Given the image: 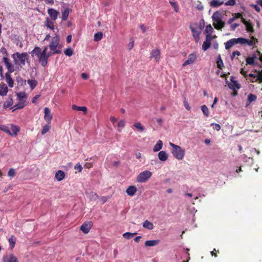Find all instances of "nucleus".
I'll return each mask as SVG.
<instances>
[{
	"label": "nucleus",
	"mask_w": 262,
	"mask_h": 262,
	"mask_svg": "<svg viewBox=\"0 0 262 262\" xmlns=\"http://www.w3.org/2000/svg\"><path fill=\"white\" fill-rule=\"evenodd\" d=\"M28 57V54L26 52L19 53L16 52L12 55V57L14 59L15 64L20 66H25L26 64V60Z\"/></svg>",
	"instance_id": "1"
},
{
	"label": "nucleus",
	"mask_w": 262,
	"mask_h": 262,
	"mask_svg": "<svg viewBox=\"0 0 262 262\" xmlns=\"http://www.w3.org/2000/svg\"><path fill=\"white\" fill-rule=\"evenodd\" d=\"M31 53L34 54L37 57L38 61L42 66L45 67L47 66L48 61V57L46 55L41 53V49L39 47H35Z\"/></svg>",
	"instance_id": "2"
},
{
	"label": "nucleus",
	"mask_w": 262,
	"mask_h": 262,
	"mask_svg": "<svg viewBox=\"0 0 262 262\" xmlns=\"http://www.w3.org/2000/svg\"><path fill=\"white\" fill-rule=\"evenodd\" d=\"M169 145L172 147L171 152L173 156L178 160H182L184 157L185 150L172 143L170 142Z\"/></svg>",
	"instance_id": "3"
},
{
	"label": "nucleus",
	"mask_w": 262,
	"mask_h": 262,
	"mask_svg": "<svg viewBox=\"0 0 262 262\" xmlns=\"http://www.w3.org/2000/svg\"><path fill=\"white\" fill-rule=\"evenodd\" d=\"M213 20V25L217 30H221L224 27L225 23L222 20L220 14L217 12H215L212 15Z\"/></svg>",
	"instance_id": "4"
},
{
	"label": "nucleus",
	"mask_w": 262,
	"mask_h": 262,
	"mask_svg": "<svg viewBox=\"0 0 262 262\" xmlns=\"http://www.w3.org/2000/svg\"><path fill=\"white\" fill-rule=\"evenodd\" d=\"M60 41V37L58 35H56V36L53 37L51 39V41L49 44V48L50 50L53 51V53H60L61 50L59 49H57Z\"/></svg>",
	"instance_id": "5"
},
{
	"label": "nucleus",
	"mask_w": 262,
	"mask_h": 262,
	"mask_svg": "<svg viewBox=\"0 0 262 262\" xmlns=\"http://www.w3.org/2000/svg\"><path fill=\"white\" fill-rule=\"evenodd\" d=\"M152 176V172L149 170H145L140 172L137 176L136 181L138 183H146Z\"/></svg>",
	"instance_id": "6"
},
{
	"label": "nucleus",
	"mask_w": 262,
	"mask_h": 262,
	"mask_svg": "<svg viewBox=\"0 0 262 262\" xmlns=\"http://www.w3.org/2000/svg\"><path fill=\"white\" fill-rule=\"evenodd\" d=\"M236 43H239L241 45L247 44L249 46H253L258 42L257 38L254 37L253 36H251V39L244 38L243 37H239L236 38Z\"/></svg>",
	"instance_id": "7"
},
{
	"label": "nucleus",
	"mask_w": 262,
	"mask_h": 262,
	"mask_svg": "<svg viewBox=\"0 0 262 262\" xmlns=\"http://www.w3.org/2000/svg\"><path fill=\"white\" fill-rule=\"evenodd\" d=\"M3 61L5 63L9 73H13L15 71L14 66L8 57H3Z\"/></svg>",
	"instance_id": "8"
},
{
	"label": "nucleus",
	"mask_w": 262,
	"mask_h": 262,
	"mask_svg": "<svg viewBox=\"0 0 262 262\" xmlns=\"http://www.w3.org/2000/svg\"><path fill=\"white\" fill-rule=\"evenodd\" d=\"M197 59V55L195 53L190 54L188 56V59L182 64L183 67H185L187 65L193 63Z\"/></svg>",
	"instance_id": "9"
},
{
	"label": "nucleus",
	"mask_w": 262,
	"mask_h": 262,
	"mask_svg": "<svg viewBox=\"0 0 262 262\" xmlns=\"http://www.w3.org/2000/svg\"><path fill=\"white\" fill-rule=\"evenodd\" d=\"M44 119L48 124H50L53 118V115L51 112V110L47 107L44 108Z\"/></svg>",
	"instance_id": "10"
},
{
	"label": "nucleus",
	"mask_w": 262,
	"mask_h": 262,
	"mask_svg": "<svg viewBox=\"0 0 262 262\" xmlns=\"http://www.w3.org/2000/svg\"><path fill=\"white\" fill-rule=\"evenodd\" d=\"M92 226V222H84L80 227V230L85 234L88 233Z\"/></svg>",
	"instance_id": "11"
},
{
	"label": "nucleus",
	"mask_w": 262,
	"mask_h": 262,
	"mask_svg": "<svg viewBox=\"0 0 262 262\" xmlns=\"http://www.w3.org/2000/svg\"><path fill=\"white\" fill-rule=\"evenodd\" d=\"M3 260L4 262H18L17 258L13 254L5 255Z\"/></svg>",
	"instance_id": "12"
},
{
	"label": "nucleus",
	"mask_w": 262,
	"mask_h": 262,
	"mask_svg": "<svg viewBox=\"0 0 262 262\" xmlns=\"http://www.w3.org/2000/svg\"><path fill=\"white\" fill-rule=\"evenodd\" d=\"M48 13L51 19L53 21H55L58 16L59 15V12L53 8H50L48 10Z\"/></svg>",
	"instance_id": "13"
},
{
	"label": "nucleus",
	"mask_w": 262,
	"mask_h": 262,
	"mask_svg": "<svg viewBox=\"0 0 262 262\" xmlns=\"http://www.w3.org/2000/svg\"><path fill=\"white\" fill-rule=\"evenodd\" d=\"M151 57L155 58L157 61H159L160 57V52L158 49L152 50L150 52Z\"/></svg>",
	"instance_id": "14"
},
{
	"label": "nucleus",
	"mask_w": 262,
	"mask_h": 262,
	"mask_svg": "<svg viewBox=\"0 0 262 262\" xmlns=\"http://www.w3.org/2000/svg\"><path fill=\"white\" fill-rule=\"evenodd\" d=\"M237 44L236 38H232L228 41H227L225 43V48L227 50H228L230 49L231 47H232L234 45Z\"/></svg>",
	"instance_id": "15"
},
{
	"label": "nucleus",
	"mask_w": 262,
	"mask_h": 262,
	"mask_svg": "<svg viewBox=\"0 0 262 262\" xmlns=\"http://www.w3.org/2000/svg\"><path fill=\"white\" fill-rule=\"evenodd\" d=\"M137 191V189L135 186H130L126 189V193L129 196H133L135 195Z\"/></svg>",
	"instance_id": "16"
},
{
	"label": "nucleus",
	"mask_w": 262,
	"mask_h": 262,
	"mask_svg": "<svg viewBox=\"0 0 262 262\" xmlns=\"http://www.w3.org/2000/svg\"><path fill=\"white\" fill-rule=\"evenodd\" d=\"M19 102L17 104L14 105L15 109L13 110L14 112L16 109H21L24 108L27 104L26 100H18Z\"/></svg>",
	"instance_id": "17"
},
{
	"label": "nucleus",
	"mask_w": 262,
	"mask_h": 262,
	"mask_svg": "<svg viewBox=\"0 0 262 262\" xmlns=\"http://www.w3.org/2000/svg\"><path fill=\"white\" fill-rule=\"evenodd\" d=\"M8 89L6 84L0 85V95L2 96H6L8 93Z\"/></svg>",
	"instance_id": "18"
},
{
	"label": "nucleus",
	"mask_w": 262,
	"mask_h": 262,
	"mask_svg": "<svg viewBox=\"0 0 262 262\" xmlns=\"http://www.w3.org/2000/svg\"><path fill=\"white\" fill-rule=\"evenodd\" d=\"M65 177L64 172L60 170H58L55 173V178L58 181H61L64 179Z\"/></svg>",
	"instance_id": "19"
},
{
	"label": "nucleus",
	"mask_w": 262,
	"mask_h": 262,
	"mask_svg": "<svg viewBox=\"0 0 262 262\" xmlns=\"http://www.w3.org/2000/svg\"><path fill=\"white\" fill-rule=\"evenodd\" d=\"M6 81L10 88L13 87L14 81L10 74L7 72L5 74Z\"/></svg>",
	"instance_id": "20"
},
{
	"label": "nucleus",
	"mask_w": 262,
	"mask_h": 262,
	"mask_svg": "<svg viewBox=\"0 0 262 262\" xmlns=\"http://www.w3.org/2000/svg\"><path fill=\"white\" fill-rule=\"evenodd\" d=\"M224 4V1H221L219 0H212L210 2V6L213 8H216Z\"/></svg>",
	"instance_id": "21"
},
{
	"label": "nucleus",
	"mask_w": 262,
	"mask_h": 262,
	"mask_svg": "<svg viewBox=\"0 0 262 262\" xmlns=\"http://www.w3.org/2000/svg\"><path fill=\"white\" fill-rule=\"evenodd\" d=\"M159 159L162 161H165L168 159V155L165 151H160L158 154Z\"/></svg>",
	"instance_id": "22"
},
{
	"label": "nucleus",
	"mask_w": 262,
	"mask_h": 262,
	"mask_svg": "<svg viewBox=\"0 0 262 262\" xmlns=\"http://www.w3.org/2000/svg\"><path fill=\"white\" fill-rule=\"evenodd\" d=\"M216 62L217 67L219 69L222 70L223 68H224V63L222 59L221 56L220 54H219L217 56Z\"/></svg>",
	"instance_id": "23"
},
{
	"label": "nucleus",
	"mask_w": 262,
	"mask_h": 262,
	"mask_svg": "<svg viewBox=\"0 0 262 262\" xmlns=\"http://www.w3.org/2000/svg\"><path fill=\"white\" fill-rule=\"evenodd\" d=\"M160 242L159 240H149L146 241L145 243V245L146 247H151L158 245Z\"/></svg>",
	"instance_id": "24"
},
{
	"label": "nucleus",
	"mask_w": 262,
	"mask_h": 262,
	"mask_svg": "<svg viewBox=\"0 0 262 262\" xmlns=\"http://www.w3.org/2000/svg\"><path fill=\"white\" fill-rule=\"evenodd\" d=\"M72 108L73 110L82 111L85 114L87 112V108L85 106H79L74 104L72 105Z\"/></svg>",
	"instance_id": "25"
},
{
	"label": "nucleus",
	"mask_w": 262,
	"mask_h": 262,
	"mask_svg": "<svg viewBox=\"0 0 262 262\" xmlns=\"http://www.w3.org/2000/svg\"><path fill=\"white\" fill-rule=\"evenodd\" d=\"M86 196L91 200L96 201L98 198V195L94 192H90V193H86Z\"/></svg>",
	"instance_id": "26"
},
{
	"label": "nucleus",
	"mask_w": 262,
	"mask_h": 262,
	"mask_svg": "<svg viewBox=\"0 0 262 262\" xmlns=\"http://www.w3.org/2000/svg\"><path fill=\"white\" fill-rule=\"evenodd\" d=\"M16 241V238L14 235H12L9 238L8 241L10 244V248L11 249H12L15 247Z\"/></svg>",
	"instance_id": "27"
},
{
	"label": "nucleus",
	"mask_w": 262,
	"mask_h": 262,
	"mask_svg": "<svg viewBox=\"0 0 262 262\" xmlns=\"http://www.w3.org/2000/svg\"><path fill=\"white\" fill-rule=\"evenodd\" d=\"M162 145H163L162 141L161 140H159L157 142L156 145L154 146L153 150L154 151H159L160 149H162Z\"/></svg>",
	"instance_id": "28"
},
{
	"label": "nucleus",
	"mask_w": 262,
	"mask_h": 262,
	"mask_svg": "<svg viewBox=\"0 0 262 262\" xmlns=\"http://www.w3.org/2000/svg\"><path fill=\"white\" fill-rule=\"evenodd\" d=\"M246 29L247 32H250L251 33H253L254 32V30L253 29V27L252 24L249 21L245 25Z\"/></svg>",
	"instance_id": "29"
},
{
	"label": "nucleus",
	"mask_w": 262,
	"mask_h": 262,
	"mask_svg": "<svg viewBox=\"0 0 262 262\" xmlns=\"http://www.w3.org/2000/svg\"><path fill=\"white\" fill-rule=\"evenodd\" d=\"M191 31L192 33V35L195 39V40H198L199 39V35L200 34V32H198L197 30H195V28L193 27L190 28Z\"/></svg>",
	"instance_id": "30"
},
{
	"label": "nucleus",
	"mask_w": 262,
	"mask_h": 262,
	"mask_svg": "<svg viewBox=\"0 0 262 262\" xmlns=\"http://www.w3.org/2000/svg\"><path fill=\"white\" fill-rule=\"evenodd\" d=\"M143 227L149 230L153 229V224L152 223L146 220L143 222Z\"/></svg>",
	"instance_id": "31"
},
{
	"label": "nucleus",
	"mask_w": 262,
	"mask_h": 262,
	"mask_svg": "<svg viewBox=\"0 0 262 262\" xmlns=\"http://www.w3.org/2000/svg\"><path fill=\"white\" fill-rule=\"evenodd\" d=\"M28 84L30 85L32 90H33L37 85V82L35 80L29 79L27 81Z\"/></svg>",
	"instance_id": "32"
},
{
	"label": "nucleus",
	"mask_w": 262,
	"mask_h": 262,
	"mask_svg": "<svg viewBox=\"0 0 262 262\" xmlns=\"http://www.w3.org/2000/svg\"><path fill=\"white\" fill-rule=\"evenodd\" d=\"M103 37V33L101 32H98L94 34V40L95 41H98L100 40Z\"/></svg>",
	"instance_id": "33"
},
{
	"label": "nucleus",
	"mask_w": 262,
	"mask_h": 262,
	"mask_svg": "<svg viewBox=\"0 0 262 262\" xmlns=\"http://www.w3.org/2000/svg\"><path fill=\"white\" fill-rule=\"evenodd\" d=\"M69 9L66 8L62 13V19L63 21L66 20L69 16Z\"/></svg>",
	"instance_id": "34"
},
{
	"label": "nucleus",
	"mask_w": 262,
	"mask_h": 262,
	"mask_svg": "<svg viewBox=\"0 0 262 262\" xmlns=\"http://www.w3.org/2000/svg\"><path fill=\"white\" fill-rule=\"evenodd\" d=\"M11 130L12 132V135H14L15 136H16L18 134V133L20 130V128L18 126L12 124L11 125Z\"/></svg>",
	"instance_id": "35"
},
{
	"label": "nucleus",
	"mask_w": 262,
	"mask_h": 262,
	"mask_svg": "<svg viewBox=\"0 0 262 262\" xmlns=\"http://www.w3.org/2000/svg\"><path fill=\"white\" fill-rule=\"evenodd\" d=\"M0 130L7 133L9 135H11V136L12 135V134L10 130L9 127L6 125H0Z\"/></svg>",
	"instance_id": "36"
},
{
	"label": "nucleus",
	"mask_w": 262,
	"mask_h": 262,
	"mask_svg": "<svg viewBox=\"0 0 262 262\" xmlns=\"http://www.w3.org/2000/svg\"><path fill=\"white\" fill-rule=\"evenodd\" d=\"M133 126L137 128L139 131L141 132H143L145 130V128L140 122L135 123Z\"/></svg>",
	"instance_id": "37"
},
{
	"label": "nucleus",
	"mask_w": 262,
	"mask_h": 262,
	"mask_svg": "<svg viewBox=\"0 0 262 262\" xmlns=\"http://www.w3.org/2000/svg\"><path fill=\"white\" fill-rule=\"evenodd\" d=\"M46 26L48 28L52 30H53L54 29V23L49 20V18H47V20L46 21Z\"/></svg>",
	"instance_id": "38"
},
{
	"label": "nucleus",
	"mask_w": 262,
	"mask_h": 262,
	"mask_svg": "<svg viewBox=\"0 0 262 262\" xmlns=\"http://www.w3.org/2000/svg\"><path fill=\"white\" fill-rule=\"evenodd\" d=\"M137 234V232L135 233H130V232H125L123 234V236L124 238L129 239L131 238L133 236L136 235Z\"/></svg>",
	"instance_id": "39"
},
{
	"label": "nucleus",
	"mask_w": 262,
	"mask_h": 262,
	"mask_svg": "<svg viewBox=\"0 0 262 262\" xmlns=\"http://www.w3.org/2000/svg\"><path fill=\"white\" fill-rule=\"evenodd\" d=\"M201 110L202 111L204 115L206 117H208L209 115V110L206 105H203L201 106Z\"/></svg>",
	"instance_id": "40"
},
{
	"label": "nucleus",
	"mask_w": 262,
	"mask_h": 262,
	"mask_svg": "<svg viewBox=\"0 0 262 262\" xmlns=\"http://www.w3.org/2000/svg\"><path fill=\"white\" fill-rule=\"evenodd\" d=\"M226 83L228 84V87L230 89L233 90V94L232 95L233 96H235L237 95V91L235 90V88L233 86L232 84H231V83H229V82L226 80Z\"/></svg>",
	"instance_id": "41"
},
{
	"label": "nucleus",
	"mask_w": 262,
	"mask_h": 262,
	"mask_svg": "<svg viewBox=\"0 0 262 262\" xmlns=\"http://www.w3.org/2000/svg\"><path fill=\"white\" fill-rule=\"evenodd\" d=\"M211 46V42L207 41L205 40L204 41L203 45H202V49L204 51H206L207 49H208Z\"/></svg>",
	"instance_id": "42"
},
{
	"label": "nucleus",
	"mask_w": 262,
	"mask_h": 262,
	"mask_svg": "<svg viewBox=\"0 0 262 262\" xmlns=\"http://www.w3.org/2000/svg\"><path fill=\"white\" fill-rule=\"evenodd\" d=\"M51 128V126L49 125V124L45 125L43 126L42 130H41V134L44 135L46 133H47L49 131V130Z\"/></svg>",
	"instance_id": "43"
},
{
	"label": "nucleus",
	"mask_w": 262,
	"mask_h": 262,
	"mask_svg": "<svg viewBox=\"0 0 262 262\" xmlns=\"http://www.w3.org/2000/svg\"><path fill=\"white\" fill-rule=\"evenodd\" d=\"M257 99V96L255 95L250 94L248 96V101L249 103L252 102V101H255Z\"/></svg>",
	"instance_id": "44"
},
{
	"label": "nucleus",
	"mask_w": 262,
	"mask_h": 262,
	"mask_svg": "<svg viewBox=\"0 0 262 262\" xmlns=\"http://www.w3.org/2000/svg\"><path fill=\"white\" fill-rule=\"evenodd\" d=\"M17 96L18 100H25L26 95L25 92H23L17 93Z\"/></svg>",
	"instance_id": "45"
},
{
	"label": "nucleus",
	"mask_w": 262,
	"mask_h": 262,
	"mask_svg": "<svg viewBox=\"0 0 262 262\" xmlns=\"http://www.w3.org/2000/svg\"><path fill=\"white\" fill-rule=\"evenodd\" d=\"M254 63V57H248L246 58V64L253 65Z\"/></svg>",
	"instance_id": "46"
},
{
	"label": "nucleus",
	"mask_w": 262,
	"mask_h": 262,
	"mask_svg": "<svg viewBox=\"0 0 262 262\" xmlns=\"http://www.w3.org/2000/svg\"><path fill=\"white\" fill-rule=\"evenodd\" d=\"M12 104H13L12 99H10L9 100H8V101L5 102L3 106L5 108H8L9 107H10V106H11L12 105Z\"/></svg>",
	"instance_id": "47"
},
{
	"label": "nucleus",
	"mask_w": 262,
	"mask_h": 262,
	"mask_svg": "<svg viewBox=\"0 0 262 262\" xmlns=\"http://www.w3.org/2000/svg\"><path fill=\"white\" fill-rule=\"evenodd\" d=\"M213 30V29L212 26L210 25H209L206 27V29H205V32L207 34H211Z\"/></svg>",
	"instance_id": "48"
},
{
	"label": "nucleus",
	"mask_w": 262,
	"mask_h": 262,
	"mask_svg": "<svg viewBox=\"0 0 262 262\" xmlns=\"http://www.w3.org/2000/svg\"><path fill=\"white\" fill-rule=\"evenodd\" d=\"M64 54L70 57L73 55V51L71 48H67L64 50Z\"/></svg>",
	"instance_id": "49"
},
{
	"label": "nucleus",
	"mask_w": 262,
	"mask_h": 262,
	"mask_svg": "<svg viewBox=\"0 0 262 262\" xmlns=\"http://www.w3.org/2000/svg\"><path fill=\"white\" fill-rule=\"evenodd\" d=\"M169 3L171 5V6L174 8V11L176 12H178L179 8L177 3L175 2L170 1L169 2Z\"/></svg>",
	"instance_id": "50"
},
{
	"label": "nucleus",
	"mask_w": 262,
	"mask_h": 262,
	"mask_svg": "<svg viewBox=\"0 0 262 262\" xmlns=\"http://www.w3.org/2000/svg\"><path fill=\"white\" fill-rule=\"evenodd\" d=\"M16 174V172L15 170L13 168H11L9 169L8 172V176L10 177L13 178Z\"/></svg>",
	"instance_id": "51"
},
{
	"label": "nucleus",
	"mask_w": 262,
	"mask_h": 262,
	"mask_svg": "<svg viewBox=\"0 0 262 262\" xmlns=\"http://www.w3.org/2000/svg\"><path fill=\"white\" fill-rule=\"evenodd\" d=\"M211 126H212L213 129L216 130L217 131L220 130L221 129V126L220 124L215 123H213L211 124Z\"/></svg>",
	"instance_id": "52"
},
{
	"label": "nucleus",
	"mask_w": 262,
	"mask_h": 262,
	"mask_svg": "<svg viewBox=\"0 0 262 262\" xmlns=\"http://www.w3.org/2000/svg\"><path fill=\"white\" fill-rule=\"evenodd\" d=\"M235 0H228L225 2L226 6H234L235 4Z\"/></svg>",
	"instance_id": "53"
},
{
	"label": "nucleus",
	"mask_w": 262,
	"mask_h": 262,
	"mask_svg": "<svg viewBox=\"0 0 262 262\" xmlns=\"http://www.w3.org/2000/svg\"><path fill=\"white\" fill-rule=\"evenodd\" d=\"M118 127L120 128H123L125 126V122L124 120H121L118 123Z\"/></svg>",
	"instance_id": "54"
},
{
	"label": "nucleus",
	"mask_w": 262,
	"mask_h": 262,
	"mask_svg": "<svg viewBox=\"0 0 262 262\" xmlns=\"http://www.w3.org/2000/svg\"><path fill=\"white\" fill-rule=\"evenodd\" d=\"M240 55L241 53L238 51L233 52L231 56V60H233L236 55L239 56Z\"/></svg>",
	"instance_id": "55"
},
{
	"label": "nucleus",
	"mask_w": 262,
	"mask_h": 262,
	"mask_svg": "<svg viewBox=\"0 0 262 262\" xmlns=\"http://www.w3.org/2000/svg\"><path fill=\"white\" fill-rule=\"evenodd\" d=\"M74 168H75V169L77 170L78 171V172H81V171L82 170V167L79 163H77L74 166Z\"/></svg>",
	"instance_id": "56"
},
{
	"label": "nucleus",
	"mask_w": 262,
	"mask_h": 262,
	"mask_svg": "<svg viewBox=\"0 0 262 262\" xmlns=\"http://www.w3.org/2000/svg\"><path fill=\"white\" fill-rule=\"evenodd\" d=\"M231 84H232L233 86L235 88V89H239L241 88L240 84L237 82L236 80H234L232 83Z\"/></svg>",
	"instance_id": "57"
},
{
	"label": "nucleus",
	"mask_w": 262,
	"mask_h": 262,
	"mask_svg": "<svg viewBox=\"0 0 262 262\" xmlns=\"http://www.w3.org/2000/svg\"><path fill=\"white\" fill-rule=\"evenodd\" d=\"M1 52L4 55H5V57H7L8 55V52L6 48L4 47H2L1 49L0 50Z\"/></svg>",
	"instance_id": "58"
},
{
	"label": "nucleus",
	"mask_w": 262,
	"mask_h": 262,
	"mask_svg": "<svg viewBox=\"0 0 262 262\" xmlns=\"http://www.w3.org/2000/svg\"><path fill=\"white\" fill-rule=\"evenodd\" d=\"M213 39V37L211 34H207L206 36V40L211 42V41Z\"/></svg>",
	"instance_id": "59"
},
{
	"label": "nucleus",
	"mask_w": 262,
	"mask_h": 262,
	"mask_svg": "<svg viewBox=\"0 0 262 262\" xmlns=\"http://www.w3.org/2000/svg\"><path fill=\"white\" fill-rule=\"evenodd\" d=\"M251 7L253 8L258 12L260 11V8L257 5L252 4L251 5Z\"/></svg>",
	"instance_id": "60"
},
{
	"label": "nucleus",
	"mask_w": 262,
	"mask_h": 262,
	"mask_svg": "<svg viewBox=\"0 0 262 262\" xmlns=\"http://www.w3.org/2000/svg\"><path fill=\"white\" fill-rule=\"evenodd\" d=\"M184 106H185V108L187 110H188V111H190V107L188 103L186 100H185L184 101Z\"/></svg>",
	"instance_id": "61"
},
{
	"label": "nucleus",
	"mask_w": 262,
	"mask_h": 262,
	"mask_svg": "<svg viewBox=\"0 0 262 262\" xmlns=\"http://www.w3.org/2000/svg\"><path fill=\"white\" fill-rule=\"evenodd\" d=\"M134 41L132 40V41H130L127 45V48L129 50H130L132 49V48L134 47Z\"/></svg>",
	"instance_id": "62"
},
{
	"label": "nucleus",
	"mask_w": 262,
	"mask_h": 262,
	"mask_svg": "<svg viewBox=\"0 0 262 262\" xmlns=\"http://www.w3.org/2000/svg\"><path fill=\"white\" fill-rule=\"evenodd\" d=\"M242 17V15L241 13L238 12L234 14V16L233 17L234 18V20H235L237 18H241Z\"/></svg>",
	"instance_id": "63"
},
{
	"label": "nucleus",
	"mask_w": 262,
	"mask_h": 262,
	"mask_svg": "<svg viewBox=\"0 0 262 262\" xmlns=\"http://www.w3.org/2000/svg\"><path fill=\"white\" fill-rule=\"evenodd\" d=\"M84 166V167L89 169L93 166V163L86 162L85 163Z\"/></svg>",
	"instance_id": "64"
}]
</instances>
